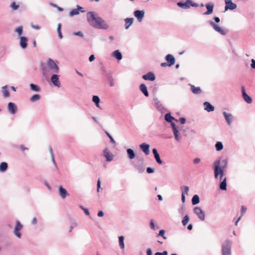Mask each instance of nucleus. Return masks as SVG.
<instances>
[{
    "mask_svg": "<svg viewBox=\"0 0 255 255\" xmlns=\"http://www.w3.org/2000/svg\"><path fill=\"white\" fill-rule=\"evenodd\" d=\"M27 38L24 36L20 37V45L22 48H25L27 45Z\"/></svg>",
    "mask_w": 255,
    "mask_h": 255,
    "instance_id": "obj_22",
    "label": "nucleus"
},
{
    "mask_svg": "<svg viewBox=\"0 0 255 255\" xmlns=\"http://www.w3.org/2000/svg\"><path fill=\"white\" fill-rule=\"evenodd\" d=\"M101 188V180L100 179L98 180L97 181V192H99L100 190V188Z\"/></svg>",
    "mask_w": 255,
    "mask_h": 255,
    "instance_id": "obj_50",
    "label": "nucleus"
},
{
    "mask_svg": "<svg viewBox=\"0 0 255 255\" xmlns=\"http://www.w3.org/2000/svg\"><path fill=\"white\" fill-rule=\"evenodd\" d=\"M7 109L10 114H14L16 113L17 108L14 103L10 102L8 104Z\"/></svg>",
    "mask_w": 255,
    "mask_h": 255,
    "instance_id": "obj_13",
    "label": "nucleus"
},
{
    "mask_svg": "<svg viewBox=\"0 0 255 255\" xmlns=\"http://www.w3.org/2000/svg\"><path fill=\"white\" fill-rule=\"evenodd\" d=\"M133 20V18H127L125 19L126 29H128V27L132 24Z\"/></svg>",
    "mask_w": 255,
    "mask_h": 255,
    "instance_id": "obj_24",
    "label": "nucleus"
},
{
    "mask_svg": "<svg viewBox=\"0 0 255 255\" xmlns=\"http://www.w3.org/2000/svg\"><path fill=\"white\" fill-rule=\"evenodd\" d=\"M189 221V217L188 215H186L184 217L182 221V223L183 226H185L187 225V224L188 223Z\"/></svg>",
    "mask_w": 255,
    "mask_h": 255,
    "instance_id": "obj_38",
    "label": "nucleus"
},
{
    "mask_svg": "<svg viewBox=\"0 0 255 255\" xmlns=\"http://www.w3.org/2000/svg\"><path fill=\"white\" fill-rule=\"evenodd\" d=\"M47 67L45 66L44 64L42 65V69L43 74H46L49 70L52 71L53 72L57 73L59 71V68L53 60L49 59L47 63Z\"/></svg>",
    "mask_w": 255,
    "mask_h": 255,
    "instance_id": "obj_3",
    "label": "nucleus"
},
{
    "mask_svg": "<svg viewBox=\"0 0 255 255\" xmlns=\"http://www.w3.org/2000/svg\"><path fill=\"white\" fill-rule=\"evenodd\" d=\"M82 8V7L78 6L77 8L72 9L69 13V15L71 16H74L75 15H77L79 13V11L80 9Z\"/></svg>",
    "mask_w": 255,
    "mask_h": 255,
    "instance_id": "obj_25",
    "label": "nucleus"
},
{
    "mask_svg": "<svg viewBox=\"0 0 255 255\" xmlns=\"http://www.w3.org/2000/svg\"><path fill=\"white\" fill-rule=\"evenodd\" d=\"M153 104L156 105L160 106V102L157 98H154L153 99Z\"/></svg>",
    "mask_w": 255,
    "mask_h": 255,
    "instance_id": "obj_53",
    "label": "nucleus"
},
{
    "mask_svg": "<svg viewBox=\"0 0 255 255\" xmlns=\"http://www.w3.org/2000/svg\"><path fill=\"white\" fill-rule=\"evenodd\" d=\"M228 165V160L217 159L213 162V168L214 176L215 180L219 182V188L221 190H227V177L225 174V170Z\"/></svg>",
    "mask_w": 255,
    "mask_h": 255,
    "instance_id": "obj_1",
    "label": "nucleus"
},
{
    "mask_svg": "<svg viewBox=\"0 0 255 255\" xmlns=\"http://www.w3.org/2000/svg\"><path fill=\"white\" fill-rule=\"evenodd\" d=\"M252 63L251 64V66L253 69H255V60L254 59H252L251 60Z\"/></svg>",
    "mask_w": 255,
    "mask_h": 255,
    "instance_id": "obj_55",
    "label": "nucleus"
},
{
    "mask_svg": "<svg viewBox=\"0 0 255 255\" xmlns=\"http://www.w3.org/2000/svg\"><path fill=\"white\" fill-rule=\"evenodd\" d=\"M2 92L3 95L5 98L8 97L9 96V93L7 90V86H5L2 87Z\"/></svg>",
    "mask_w": 255,
    "mask_h": 255,
    "instance_id": "obj_30",
    "label": "nucleus"
},
{
    "mask_svg": "<svg viewBox=\"0 0 255 255\" xmlns=\"http://www.w3.org/2000/svg\"><path fill=\"white\" fill-rule=\"evenodd\" d=\"M19 148L21 150H22L23 151H24L25 150H27L28 149V148L24 147L22 145H21L19 146Z\"/></svg>",
    "mask_w": 255,
    "mask_h": 255,
    "instance_id": "obj_57",
    "label": "nucleus"
},
{
    "mask_svg": "<svg viewBox=\"0 0 255 255\" xmlns=\"http://www.w3.org/2000/svg\"><path fill=\"white\" fill-rule=\"evenodd\" d=\"M59 192L60 196L63 198L64 199L65 197L68 195L66 190L63 188L61 186L59 187Z\"/></svg>",
    "mask_w": 255,
    "mask_h": 255,
    "instance_id": "obj_20",
    "label": "nucleus"
},
{
    "mask_svg": "<svg viewBox=\"0 0 255 255\" xmlns=\"http://www.w3.org/2000/svg\"><path fill=\"white\" fill-rule=\"evenodd\" d=\"M154 171V169L151 167H147L146 169V172L148 173H153Z\"/></svg>",
    "mask_w": 255,
    "mask_h": 255,
    "instance_id": "obj_49",
    "label": "nucleus"
},
{
    "mask_svg": "<svg viewBox=\"0 0 255 255\" xmlns=\"http://www.w3.org/2000/svg\"><path fill=\"white\" fill-rule=\"evenodd\" d=\"M205 6L207 10L204 13V14L209 15L212 14L213 11L214 4L212 2H209L205 4Z\"/></svg>",
    "mask_w": 255,
    "mask_h": 255,
    "instance_id": "obj_14",
    "label": "nucleus"
},
{
    "mask_svg": "<svg viewBox=\"0 0 255 255\" xmlns=\"http://www.w3.org/2000/svg\"><path fill=\"white\" fill-rule=\"evenodd\" d=\"M191 0H186L185 2H177V5L184 9L189 8L191 6Z\"/></svg>",
    "mask_w": 255,
    "mask_h": 255,
    "instance_id": "obj_12",
    "label": "nucleus"
},
{
    "mask_svg": "<svg viewBox=\"0 0 255 255\" xmlns=\"http://www.w3.org/2000/svg\"><path fill=\"white\" fill-rule=\"evenodd\" d=\"M152 152H153V153L154 154V156L155 155H157L158 154H159L157 152V150H156V149L155 148H153L152 149Z\"/></svg>",
    "mask_w": 255,
    "mask_h": 255,
    "instance_id": "obj_63",
    "label": "nucleus"
},
{
    "mask_svg": "<svg viewBox=\"0 0 255 255\" xmlns=\"http://www.w3.org/2000/svg\"><path fill=\"white\" fill-rule=\"evenodd\" d=\"M190 86L191 87V90L192 92L194 94H199L201 93V90L200 87H196L194 85L190 84Z\"/></svg>",
    "mask_w": 255,
    "mask_h": 255,
    "instance_id": "obj_23",
    "label": "nucleus"
},
{
    "mask_svg": "<svg viewBox=\"0 0 255 255\" xmlns=\"http://www.w3.org/2000/svg\"><path fill=\"white\" fill-rule=\"evenodd\" d=\"M22 225L21 224L19 221H16V225L14 228V234L18 238H21V234L20 233L19 231L22 229Z\"/></svg>",
    "mask_w": 255,
    "mask_h": 255,
    "instance_id": "obj_8",
    "label": "nucleus"
},
{
    "mask_svg": "<svg viewBox=\"0 0 255 255\" xmlns=\"http://www.w3.org/2000/svg\"><path fill=\"white\" fill-rule=\"evenodd\" d=\"M30 89L31 90L35 92H38L40 91V88L38 87L36 85L34 84H31L30 85Z\"/></svg>",
    "mask_w": 255,
    "mask_h": 255,
    "instance_id": "obj_34",
    "label": "nucleus"
},
{
    "mask_svg": "<svg viewBox=\"0 0 255 255\" xmlns=\"http://www.w3.org/2000/svg\"><path fill=\"white\" fill-rule=\"evenodd\" d=\"M165 231L161 230L159 231L158 236H161L164 239H166V237L164 236Z\"/></svg>",
    "mask_w": 255,
    "mask_h": 255,
    "instance_id": "obj_46",
    "label": "nucleus"
},
{
    "mask_svg": "<svg viewBox=\"0 0 255 255\" xmlns=\"http://www.w3.org/2000/svg\"><path fill=\"white\" fill-rule=\"evenodd\" d=\"M106 133L107 134V135L108 136V137L110 138L111 141L112 143H113L114 144H115L116 142H115V140L114 139V138H113V137L107 131H106Z\"/></svg>",
    "mask_w": 255,
    "mask_h": 255,
    "instance_id": "obj_47",
    "label": "nucleus"
},
{
    "mask_svg": "<svg viewBox=\"0 0 255 255\" xmlns=\"http://www.w3.org/2000/svg\"><path fill=\"white\" fill-rule=\"evenodd\" d=\"M31 26L33 28V29H40V26L39 25H34L33 23H31Z\"/></svg>",
    "mask_w": 255,
    "mask_h": 255,
    "instance_id": "obj_52",
    "label": "nucleus"
},
{
    "mask_svg": "<svg viewBox=\"0 0 255 255\" xmlns=\"http://www.w3.org/2000/svg\"><path fill=\"white\" fill-rule=\"evenodd\" d=\"M168 63L167 62H165V63H162L161 64V66L162 67H166V66H168Z\"/></svg>",
    "mask_w": 255,
    "mask_h": 255,
    "instance_id": "obj_62",
    "label": "nucleus"
},
{
    "mask_svg": "<svg viewBox=\"0 0 255 255\" xmlns=\"http://www.w3.org/2000/svg\"><path fill=\"white\" fill-rule=\"evenodd\" d=\"M194 213L197 216L198 218L201 221H204L205 219V212L199 207H196L194 209Z\"/></svg>",
    "mask_w": 255,
    "mask_h": 255,
    "instance_id": "obj_5",
    "label": "nucleus"
},
{
    "mask_svg": "<svg viewBox=\"0 0 255 255\" xmlns=\"http://www.w3.org/2000/svg\"><path fill=\"white\" fill-rule=\"evenodd\" d=\"M201 161V159L199 157H196L195 158H194V159L193 160V163L195 164H197L198 163H199Z\"/></svg>",
    "mask_w": 255,
    "mask_h": 255,
    "instance_id": "obj_48",
    "label": "nucleus"
},
{
    "mask_svg": "<svg viewBox=\"0 0 255 255\" xmlns=\"http://www.w3.org/2000/svg\"><path fill=\"white\" fill-rule=\"evenodd\" d=\"M95 56L94 55H91L89 57V61L90 62H92L95 60Z\"/></svg>",
    "mask_w": 255,
    "mask_h": 255,
    "instance_id": "obj_60",
    "label": "nucleus"
},
{
    "mask_svg": "<svg viewBox=\"0 0 255 255\" xmlns=\"http://www.w3.org/2000/svg\"><path fill=\"white\" fill-rule=\"evenodd\" d=\"M81 208L84 211L85 213L87 215H90V213H89V211H88V210L87 209L84 208L82 206H81Z\"/></svg>",
    "mask_w": 255,
    "mask_h": 255,
    "instance_id": "obj_54",
    "label": "nucleus"
},
{
    "mask_svg": "<svg viewBox=\"0 0 255 255\" xmlns=\"http://www.w3.org/2000/svg\"><path fill=\"white\" fill-rule=\"evenodd\" d=\"M93 101L96 104L97 107H99L100 99L97 96H94L93 97Z\"/></svg>",
    "mask_w": 255,
    "mask_h": 255,
    "instance_id": "obj_37",
    "label": "nucleus"
},
{
    "mask_svg": "<svg viewBox=\"0 0 255 255\" xmlns=\"http://www.w3.org/2000/svg\"><path fill=\"white\" fill-rule=\"evenodd\" d=\"M15 31L19 35H21L22 33V26H19L15 29Z\"/></svg>",
    "mask_w": 255,
    "mask_h": 255,
    "instance_id": "obj_45",
    "label": "nucleus"
},
{
    "mask_svg": "<svg viewBox=\"0 0 255 255\" xmlns=\"http://www.w3.org/2000/svg\"><path fill=\"white\" fill-rule=\"evenodd\" d=\"M144 96L147 97L148 96V93L146 87L144 85Z\"/></svg>",
    "mask_w": 255,
    "mask_h": 255,
    "instance_id": "obj_58",
    "label": "nucleus"
},
{
    "mask_svg": "<svg viewBox=\"0 0 255 255\" xmlns=\"http://www.w3.org/2000/svg\"><path fill=\"white\" fill-rule=\"evenodd\" d=\"M40 95H39L38 94H35L30 98V101L31 102H34L35 101L39 100L40 99Z\"/></svg>",
    "mask_w": 255,
    "mask_h": 255,
    "instance_id": "obj_33",
    "label": "nucleus"
},
{
    "mask_svg": "<svg viewBox=\"0 0 255 255\" xmlns=\"http://www.w3.org/2000/svg\"><path fill=\"white\" fill-rule=\"evenodd\" d=\"M155 79V76L152 72H149L144 74V80L153 81Z\"/></svg>",
    "mask_w": 255,
    "mask_h": 255,
    "instance_id": "obj_18",
    "label": "nucleus"
},
{
    "mask_svg": "<svg viewBox=\"0 0 255 255\" xmlns=\"http://www.w3.org/2000/svg\"><path fill=\"white\" fill-rule=\"evenodd\" d=\"M200 202L199 197L197 195H195L193 196L192 199V203L193 205H196L198 204Z\"/></svg>",
    "mask_w": 255,
    "mask_h": 255,
    "instance_id": "obj_29",
    "label": "nucleus"
},
{
    "mask_svg": "<svg viewBox=\"0 0 255 255\" xmlns=\"http://www.w3.org/2000/svg\"><path fill=\"white\" fill-rule=\"evenodd\" d=\"M149 152V145L144 143V154L146 155H148Z\"/></svg>",
    "mask_w": 255,
    "mask_h": 255,
    "instance_id": "obj_41",
    "label": "nucleus"
},
{
    "mask_svg": "<svg viewBox=\"0 0 255 255\" xmlns=\"http://www.w3.org/2000/svg\"><path fill=\"white\" fill-rule=\"evenodd\" d=\"M215 148L217 151H220L223 149V145L221 141H217L215 144Z\"/></svg>",
    "mask_w": 255,
    "mask_h": 255,
    "instance_id": "obj_31",
    "label": "nucleus"
},
{
    "mask_svg": "<svg viewBox=\"0 0 255 255\" xmlns=\"http://www.w3.org/2000/svg\"><path fill=\"white\" fill-rule=\"evenodd\" d=\"M180 189H181V190L182 191V194L181 195H183L184 196H185V195H188V191H189V188L188 186H182L180 187Z\"/></svg>",
    "mask_w": 255,
    "mask_h": 255,
    "instance_id": "obj_27",
    "label": "nucleus"
},
{
    "mask_svg": "<svg viewBox=\"0 0 255 255\" xmlns=\"http://www.w3.org/2000/svg\"><path fill=\"white\" fill-rule=\"evenodd\" d=\"M104 215V213L102 211H100L98 213V216L99 217H103Z\"/></svg>",
    "mask_w": 255,
    "mask_h": 255,
    "instance_id": "obj_64",
    "label": "nucleus"
},
{
    "mask_svg": "<svg viewBox=\"0 0 255 255\" xmlns=\"http://www.w3.org/2000/svg\"><path fill=\"white\" fill-rule=\"evenodd\" d=\"M147 255H152V252L150 249H148L147 250Z\"/></svg>",
    "mask_w": 255,
    "mask_h": 255,
    "instance_id": "obj_59",
    "label": "nucleus"
},
{
    "mask_svg": "<svg viewBox=\"0 0 255 255\" xmlns=\"http://www.w3.org/2000/svg\"><path fill=\"white\" fill-rule=\"evenodd\" d=\"M165 59L167 62L169 64L168 66H171L173 65L175 62V60L173 55L171 54H168L165 56Z\"/></svg>",
    "mask_w": 255,
    "mask_h": 255,
    "instance_id": "obj_16",
    "label": "nucleus"
},
{
    "mask_svg": "<svg viewBox=\"0 0 255 255\" xmlns=\"http://www.w3.org/2000/svg\"><path fill=\"white\" fill-rule=\"evenodd\" d=\"M223 115L228 125L230 126L232 124L233 121V116L231 114L227 113L226 112H223Z\"/></svg>",
    "mask_w": 255,
    "mask_h": 255,
    "instance_id": "obj_9",
    "label": "nucleus"
},
{
    "mask_svg": "<svg viewBox=\"0 0 255 255\" xmlns=\"http://www.w3.org/2000/svg\"><path fill=\"white\" fill-rule=\"evenodd\" d=\"M203 105L204 110L208 112H213L215 109L214 107L208 102H205Z\"/></svg>",
    "mask_w": 255,
    "mask_h": 255,
    "instance_id": "obj_19",
    "label": "nucleus"
},
{
    "mask_svg": "<svg viewBox=\"0 0 255 255\" xmlns=\"http://www.w3.org/2000/svg\"><path fill=\"white\" fill-rule=\"evenodd\" d=\"M171 126L175 140L179 142L181 140V136L180 135L177 128L176 127L175 124L173 123H171Z\"/></svg>",
    "mask_w": 255,
    "mask_h": 255,
    "instance_id": "obj_6",
    "label": "nucleus"
},
{
    "mask_svg": "<svg viewBox=\"0 0 255 255\" xmlns=\"http://www.w3.org/2000/svg\"><path fill=\"white\" fill-rule=\"evenodd\" d=\"M247 208L245 207L244 206H242L241 208V216H243L245 213L247 212Z\"/></svg>",
    "mask_w": 255,
    "mask_h": 255,
    "instance_id": "obj_43",
    "label": "nucleus"
},
{
    "mask_svg": "<svg viewBox=\"0 0 255 255\" xmlns=\"http://www.w3.org/2000/svg\"><path fill=\"white\" fill-rule=\"evenodd\" d=\"M134 15L135 17H136L137 20L139 22H141L143 17V11L140 10H136L134 12Z\"/></svg>",
    "mask_w": 255,
    "mask_h": 255,
    "instance_id": "obj_21",
    "label": "nucleus"
},
{
    "mask_svg": "<svg viewBox=\"0 0 255 255\" xmlns=\"http://www.w3.org/2000/svg\"><path fill=\"white\" fill-rule=\"evenodd\" d=\"M10 6L14 10H16L19 7V5L17 4L15 2H12L11 3Z\"/></svg>",
    "mask_w": 255,
    "mask_h": 255,
    "instance_id": "obj_44",
    "label": "nucleus"
},
{
    "mask_svg": "<svg viewBox=\"0 0 255 255\" xmlns=\"http://www.w3.org/2000/svg\"><path fill=\"white\" fill-rule=\"evenodd\" d=\"M242 93L244 100L248 103L251 104L252 103V99L246 93L245 88L242 87Z\"/></svg>",
    "mask_w": 255,
    "mask_h": 255,
    "instance_id": "obj_11",
    "label": "nucleus"
},
{
    "mask_svg": "<svg viewBox=\"0 0 255 255\" xmlns=\"http://www.w3.org/2000/svg\"><path fill=\"white\" fill-rule=\"evenodd\" d=\"M150 227L151 229L153 230H157L159 228V227L158 226H155L153 220H151L150 221Z\"/></svg>",
    "mask_w": 255,
    "mask_h": 255,
    "instance_id": "obj_39",
    "label": "nucleus"
},
{
    "mask_svg": "<svg viewBox=\"0 0 255 255\" xmlns=\"http://www.w3.org/2000/svg\"><path fill=\"white\" fill-rule=\"evenodd\" d=\"M119 239L120 246L122 249H124L125 247V245H124V237L120 236V237H119Z\"/></svg>",
    "mask_w": 255,
    "mask_h": 255,
    "instance_id": "obj_35",
    "label": "nucleus"
},
{
    "mask_svg": "<svg viewBox=\"0 0 255 255\" xmlns=\"http://www.w3.org/2000/svg\"><path fill=\"white\" fill-rule=\"evenodd\" d=\"M154 156L157 163L159 164H161L162 163V161L161 160L159 154L155 155Z\"/></svg>",
    "mask_w": 255,
    "mask_h": 255,
    "instance_id": "obj_42",
    "label": "nucleus"
},
{
    "mask_svg": "<svg viewBox=\"0 0 255 255\" xmlns=\"http://www.w3.org/2000/svg\"><path fill=\"white\" fill-rule=\"evenodd\" d=\"M51 82L55 86L60 87V83L59 81V76L57 75H53L51 77Z\"/></svg>",
    "mask_w": 255,
    "mask_h": 255,
    "instance_id": "obj_17",
    "label": "nucleus"
},
{
    "mask_svg": "<svg viewBox=\"0 0 255 255\" xmlns=\"http://www.w3.org/2000/svg\"><path fill=\"white\" fill-rule=\"evenodd\" d=\"M61 24L60 23H59L57 26V32L58 33L59 37L60 39H62L63 36L62 35L61 31Z\"/></svg>",
    "mask_w": 255,
    "mask_h": 255,
    "instance_id": "obj_40",
    "label": "nucleus"
},
{
    "mask_svg": "<svg viewBox=\"0 0 255 255\" xmlns=\"http://www.w3.org/2000/svg\"><path fill=\"white\" fill-rule=\"evenodd\" d=\"M7 168V164L6 162H1L0 164V171L1 172L5 171Z\"/></svg>",
    "mask_w": 255,
    "mask_h": 255,
    "instance_id": "obj_32",
    "label": "nucleus"
},
{
    "mask_svg": "<svg viewBox=\"0 0 255 255\" xmlns=\"http://www.w3.org/2000/svg\"><path fill=\"white\" fill-rule=\"evenodd\" d=\"M104 156L106 158L107 161H110L113 159V154L107 148L104 150Z\"/></svg>",
    "mask_w": 255,
    "mask_h": 255,
    "instance_id": "obj_15",
    "label": "nucleus"
},
{
    "mask_svg": "<svg viewBox=\"0 0 255 255\" xmlns=\"http://www.w3.org/2000/svg\"><path fill=\"white\" fill-rule=\"evenodd\" d=\"M225 11L228 9L233 10L237 7V4L232 2L231 0H225Z\"/></svg>",
    "mask_w": 255,
    "mask_h": 255,
    "instance_id": "obj_10",
    "label": "nucleus"
},
{
    "mask_svg": "<svg viewBox=\"0 0 255 255\" xmlns=\"http://www.w3.org/2000/svg\"><path fill=\"white\" fill-rule=\"evenodd\" d=\"M87 18L90 25L96 28L106 29L108 28V25L106 21L98 16L94 12H88L87 14Z\"/></svg>",
    "mask_w": 255,
    "mask_h": 255,
    "instance_id": "obj_2",
    "label": "nucleus"
},
{
    "mask_svg": "<svg viewBox=\"0 0 255 255\" xmlns=\"http://www.w3.org/2000/svg\"><path fill=\"white\" fill-rule=\"evenodd\" d=\"M165 119L168 122H171L172 120L174 119L170 114L168 113L165 115Z\"/></svg>",
    "mask_w": 255,
    "mask_h": 255,
    "instance_id": "obj_36",
    "label": "nucleus"
},
{
    "mask_svg": "<svg viewBox=\"0 0 255 255\" xmlns=\"http://www.w3.org/2000/svg\"><path fill=\"white\" fill-rule=\"evenodd\" d=\"M191 6H193V7H197L199 5L198 3H194L192 0H191Z\"/></svg>",
    "mask_w": 255,
    "mask_h": 255,
    "instance_id": "obj_61",
    "label": "nucleus"
},
{
    "mask_svg": "<svg viewBox=\"0 0 255 255\" xmlns=\"http://www.w3.org/2000/svg\"><path fill=\"white\" fill-rule=\"evenodd\" d=\"M232 243L231 241L226 240L222 244V255H232Z\"/></svg>",
    "mask_w": 255,
    "mask_h": 255,
    "instance_id": "obj_4",
    "label": "nucleus"
},
{
    "mask_svg": "<svg viewBox=\"0 0 255 255\" xmlns=\"http://www.w3.org/2000/svg\"><path fill=\"white\" fill-rule=\"evenodd\" d=\"M154 255H168L167 251H164L163 253H156Z\"/></svg>",
    "mask_w": 255,
    "mask_h": 255,
    "instance_id": "obj_51",
    "label": "nucleus"
},
{
    "mask_svg": "<svg viewBox=\"0 0 255 255\" xmlns=\"http://www.w3.org/2000/svg\"><path fill=\"white\" fill-rule=\"evenodd\" d=\"M127 153H128V157L130 159L134 158L135 156V153H134L133 150L130 148H128L127 149Z\"/></svg>",
    "mask_w": 255,
    "mask_h": 255,
    "instance_id": "obj_26",
    "label": "nucleus"
},
{
    "mask_svg": "<svg viewBox=\"0 0 255 255\" xmlns=\"http://www.w3.org/2000/svg\"><path fill=\"white\" fill-rule=\"evenodd\" d=\"M210 24L213 27L214 29L217 32L220 33L222 35H225L226 32L219 25L215 23L214 22L212 21H209Z\"/></svg>",
    "mask_w": 255,
    "mask_h": 255,
    "instance_id": "obj_7",
    "label": "nucleus"
},
{
    "mask_svg": "<svg viewBox=\"0 0 255 255\" xmlns=\"http://www.w3.org/2000/svg\"><path fill=\"white\" fill-rule=\"evenodd\" d=\"M179 121L181 124H184L186 122V119L184 118H181L179 119Z\"/></svg>",
    "mask_w": 255,
    "mask_h": 255,
    "instance_id": "obj_56",
    "label": "nucleus"
},
{
    "mask_svg": "<svg viewBox=\"0 0 255 255\" xmlns=\"http://www.w3.org/2000/svg\"><path fill=\"white\" fill-rule=\"evenodd\" d=\"M113 55L114 57H115L116 59L120 60H121L122 58V55L121 53L119 50H116L113 53Z\"/></svg>",
    "mask_w": 255,
    "mask_h": 255,
    "instance_id": "obj_28",
    "label": "nucleus"
}]
</instances>
